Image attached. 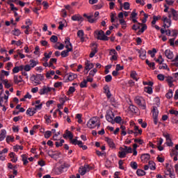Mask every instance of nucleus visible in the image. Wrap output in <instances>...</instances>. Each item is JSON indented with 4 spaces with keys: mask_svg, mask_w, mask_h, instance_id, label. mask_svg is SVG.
Returning a JSON list of instances; mask_svg holds the SVG:
<instances>
[{
    "mask_svg": "<svg viewBox=\"0 0 178 178\" xmlns=\"http://www.w3.org/2000/svg\"><path fill=\"white\" fill-rule=\"evenodd\" d=\"M88 127L89 129H95V127H99L101 124H99V118L98 117H92L90 119V120L87 123Z\"/></svg>",
    "mask_w": 178,
    "mask_h": 178,
    "instance_id": "f257e3e1",
    "label": "nucleus"
},
{
    "mask_svg": "<svg viewBox=\"0 0 178 178\" xmlns=\"http://www.w3.org/2000/svg\"><path fill=\"white\" fill-rule=\"evenodd\" d=\"M31 81L35 85V86H38L41 84V81L44 80V75L42 74H37V75H32L30 77Z\"/></svg>",
    "mask_w": 178,
    "mask_h": 178,
    "instance_id": "f03ea898",
    "label": "nucleus"
},
{
    "mask_svg": "<svg viewBox=\"0 0 178 178\" xmlns=\"http://www.w3.org/2000/svg\"><path fill=\"white\" fill-rule=\"evenodd\" d=\"M134 101L136 104H137V105H138L140 108L145 109V102H144V99H143V97L140 96L136 97Z\"/></svg>",
    "mask_w": 178,
    "mask_h": 178,
    "instance_id": "7ed1b4c3",
    "label": "nucleus"
},
{
    "mask_svg": "<svg viewBox=\"0 0 178 178\" xmlns=\"http://www.w3.org/2000/svg\"><path fill=\"white\" fill-rule=\"evenodd\" d=\"M168 17L170 19H173V20L177 21L178 20V11L175 10V8H170L168 11Z\"/></svg>",
    "mask_w": 178,
    "mask_h": 178,
    "instance_id": "20e7f679",
    "label": "nucleus"
},
{
    "mask_svg": "<svg viewBox=\"0 0 178 178\" xmlns=\"http://www.w3.org/2000/svg\"><path fill=\"white\" fill-rule=\"evenodd\" d=\"M106 119L107 122H109V123H111V124H115V113H113V112H107L106 115Z\"/></svg>",
    "mask_w": 178,
    "mask_h": 178,
    "instance_id": "39448f33",
    "label": "nucleus"
},
{
    "mask_svg": "<svg viewBox=\"0 0 178 178\" xmlns=\"http://www.w3.org/2000/svg\"><path fill=\"white\" fill-rule=\"evenodd\" d=\"M70 141L74 145H79L80 148H82L84 150L87 149L88 148L87 145H83V142L81 140H77V139H73L72 138V139H70Z\"/></svg>",
    "mask_w": 178,
    "mask_h": 178,
    "instance_id": "423d86ee",
    "label": "nucleus"
},
{
    "mask_svg": "<svg viewBox=\"0 0 178 178\" xmlns=\"http://www.w3.org/2000/svg\"><path fill=\"white\" fill-rule=\"evenodd\" d=\"M97 40H100L102 41H108L109 40V38L108 36L105 35V32L104 31L100 30L97 32Z\"/></svg>",
    "mask_w": 178,
    "mask_h": 178,
    "instance_id": "0eeeda50",
    "label": "nucleus"
},
{
    "mask_svg": "<svg viewBox=\"0 0 178 178\" xmlns=\"http://www.w3.org/2000/svg\"><path fill=\"white\" fill-rule=\"evenodd\" d=\"M92 168L90 167L89 165L85 164L83 167L79 168V173L81 176H84L87 172H90Z\"/></svg>",
    "mask_w": 178,
    "mask_h": 178,
    "instance_id": "6e6552de",
    "label": "nucleus"
},
{
    "mask_svg": "<svg viewBox=\"0 0 178 178\" xmlns=\"http://www.w3.org/2000/svg\"><path fill=\"white\" fill-rule=\"evenodd\" d=\"M52 91V88L48 86H42V88L39 90V94L40 95H45V94H48V92H51Z\"/></svg>",
    "mask_w": 178,
    "mask_h": 178,
    "instance_id": "1a4fd4ad",
    "label": "nucleus"
},
{
    "mask_svg": "<svg viewBox=\"0 0 178 178\" xmlns=\"http://www.w3.org/2000/svg\"><path fill=\"white\" fill-rule=\"evenodd\" d=\"M65 48L68 51H73V46L72 45V43L70 42V38H67L65 40Z\"/></svg>",
    "mask_w": 178,
    "mask_h": 178,
    "instance_id": "9d476101",
    "label": "nucleus"
},
{
    "mask_svg": "<svg viewBox=\"0 0 178 178\" xmlns=\"http://www.w3.org/2000/svg\"><path fill=\"white\" fill-rule=\"evenodd\" d=\"M162 20L163 22V23H165L167 25V29H169V27H170V26H172V19H170V17L168 18V17H163Z\"/></svg>",
    "mask_w": 178,
    "mask_h": 178,
    "instance_id": "9b49d317",
    "label": "nucleus"
},
{
    "mask_svg": "<svg viewBox=\"0 0 178 178\" xmlns=\"http://www.w3.org/2000/svg\"><path fill=\"white\" fill-rule=\"evenodd\" d=\"M164 54L168 59H173L175 56L173 54V51H170V49H166Z\"/></svg>",
    "mask_w": 178,
    "mask_h": 178,
    "instance_id": "f8f14e48",
    "label": "nucleus"
},
{
    "mask_svg": "<svg viewBox=\"0 0 178 178\" xmlns=\"http://www.w3.org/2000/svg\"><path fill=\"white\" fill-rule=\"evenodd\" d=\"M165 81L168 83L169 87H173V81H175V79L172 76H165Z\"/></svg>",
    "mask_w": 178,
    "mask_h": 178,
    "instance_id": "ddd939ff",
    "label": "nucleus"
},
{
    "mask_svg": "<svg viewBox=\"0 0 178 178\" xmlns=\"http://www.w3.org/2000/svg\"><path fill=\"white\" fill-rule=\"evenodd\" d=\"M110 55H112L111 60H118V52H116V50L111 49L110 51Z\"/></svg>",
    "mask_w": 178,
    "mask_h": 178,
    "instance_id": "4468645a",
    "label": "nucleus"
},
{
    "mask_svg": "<svg viewBox=\"0 0 178 178\" xmlns=\"http://www.w3.org/2000/svg\"><path fill=\"white\" fill-rule=\"evenodd\" d=\"M13 80H14L15 84H19V83H23V78H22V76L15 75Z\"/></svg>",
    "mask_w": 178,
    "mask_h": 178,
    "instance_id": "2eb2a0df",
    "label": "nucleus"
},
{
    "mask_svg": "<svg viewBox=\"0 0 178 178\" xmlns=\"http://www.w3.org/2000/svg\"><path fill=\"white\" fill-rule=\"evenodd\" d=\"M9 98V96H6V95H4V97H0V102L2 105H4V106H6L8 105V99Z\"/></svg>",
    "mask_w": 178,
    "mask_h": 178,
    "instance_id": "dca6fc26",
    "label": "nucleus"
},
{
    "mask_svg": "<svg viewBox=\"0 0 178 178\" xmlns=\"http://www.w3.org/2000/svg\"><path fill=\"white\" fill-rule=\"evenodd\" d=\"M126 155H127V153L124 151L123 147H120V152H118L119 158H126Z\"/></svg>",
    "mask_w": 178,
    "mask_h": 178,
    "instance_id": "f3484780",
    "label": "nucleus"
},
{
    "mask_svg": "<svg viewBox=\"0 0 178 178\" xmlns=\"http://www.w3.org/2000/svg\"><path fill=\"white\" fill-rule=\"evenodd\" d=\"M105 141H106L110 148H115V143H113V140L109 138H106Z\"/></svg>",
    "mask_w": 178,
    "mask_h": 178,
    "instance_id": "a211bd4d",
    "label": "nucleus"
},
{
    "mask_svg": "<svg viewBox=\"0 0 178 178\" xmlns=\"http://www.w3.org/2000/svg\"><path fill=\"white\" fill-rule=\"evenodd\" d=\"M86 67L85 70H88V72H90L92 67H94V64L92 63H90V61L85 63Z\"/></svg>",
    "mask_w": 178,
    "mask_h": 178,
    "instance_id": "6ab92c4d",
    "label": "nucleus"
},
{
    "mask_svg": "<svg viewBox=\"0 0 178 178\" xmlns=\"http://www.w3.org/2000/svg\"><path fill=\"white\" fill-rule=\"evenodd\" d=\"M37 113V111H35V109L34 108H29L26 111V115L29 116H34Z\"/></svg>",
    "mask_w": 178,
    "mask_h": 178,
    "instance_id": "aec40b11",
    "label": "nucleus"
},
{
    "mask_svg": "<svg viewBox=\"0 0 178 178\" xmlns=\"http://www.w3.org/2000/svg\"><path fill=\"white\" fill-rule=\"evenodd\" d=\"M77 35L80 38L81 42H84L85 38H84V31L83 30H79L77 32Z\"/></svg>",
    "mask_w": 178,
    "mask_h": 178,
    "instance_id": "412c9836",
    "label": "nucleus"
},
{
    "mask_svg": "<svg viewBox=\"0 0 178 178\" xmlns=\"http://www.w3.org/2000/svg\"><path fill=\"white\" fill-rule=\"evenodd\" d=\"M63 138H70V140H72L73 138V134L70 132L69 130H66L65 134H63Z\"/></svg>",
    "mask_w": 178,
    "mask_h": 178,
    "instance_id": "4be33fe9",
    "label": "nucleus"
},
{
    "mask_svg": "<svg viewBox=\"0 0 178 178\" xmlns=\"http://www.w3.org/2000/svg\"><path fill=\"white\" fill-rule=\"evenodd\" d=\"M71 19L74 22H80V20L83 19V17L78 14V15H73Z\"/></svg>",
    "mask_w": 178,
    "mask_h": 178,
    "instance_id": "5701e85b",
    "label": "nucleus"
},
{
    "mask_svg": "<svg viewBox=\"0 0 178 178\" xmlns=\"http://www.w3.org/2000/svg\"><path fill=\"white\" fill-rule=\"evenodd\" d=\"M138 53L140 54L139 56L144 60L147 56V51L145 50H139Z\"/></svg>",
    "mask_w": 178,
    "mask_h": 178,
    "instance_id": "b1692460",
    "label": "nucleus"
},
{
    "mask_svg": "<svg viewBox=\"0 0 178 178\" xmlns=\"http://www.w3.org/2000/svg\"><path fill=\"white\" fill-rule=\"evenodd\" d=\"M69 81H73L74 79H77V74L74 73H70L67 77Z\"/></svg>",
    "mask_w": 178,
    "mask_h": 178,
    "instance_id": "393cba45",
    "label": "nucleus"
},
{
    "mask_svg": "<svg viewBox=\"0 0 178 178\" xmlns=\"http://www.w3.org/2000/svg\"><path fill=\"white\" fill-rule=\"evenodd\" d=\"M3 84H4L6 88H10L13 84L9 83V81L8 79L3 80Z\"/></svg>",
    "mask_w": 178,
    "mask_h": 178,
    "instance_id": "a878e982",
    "label": "nucleus"
},
{
    "mask_svg": "<svg viewBox=\"0 0 178 178\" xmlns=\"http://www.w3.org/2000/svg\"><path fill=\"white\" fill-rule=\"evenodd\" d=\"M10 158H11V162L16 163L17 162V156L15 154V153L11 152L10 153Z\"/></svg>",
    "mask_w": 178,
    "mask_h": 178,
    "instance_id": "bb28decb",
    "label": "nucleus"
},
{
    "mask_svg": "<svg viewBox=\"0 0 178 178\" xmlns=\"http://www.w3.org/2000/svg\"><path fill=\"white\" fill-rule=\"evenodd\" d=\"M5 137H6V131L5 129H2L0 134V141H3V140H5Z\"/></svg>",
    "mask_w": 178,
    "mask_h": 178,
    "instance_id": "cd10ccee",
    "label": "nucleus"
},
{
    "mask_svg": "<svg viewBox=\"0 0 178 178\" xmlns=\"http://www.w3.org/2000/svg\"><path fill=\"white\" fill-rule=\"evenodd\" d=\"M96 46L94 47V49L92 50V51L90 54V58H94L95 56V54H97V44L95 43L93 44V46Z\"/></svg>",
    "mask_w": 178,
    "mask_h": 178,
    "instance_id": "c85d7f7f",
    "label": "nucleus"
},
{
    "mask_svg": "<svg viewBox=\"0 0 178 178\" xmlns=\"http://www.w3.org/2000/svg\"><path fill=\"white\" fill-rule=\"evenodd\" d=\"M138 24H140L142 26L140 30L138 31V34H141L144 31H145V30H147V24H140V23H138Z\"/></svg>",
    "mask_w": 178,
    "mask_h": 178,
    "instance_id": "c756f323",
    "label": "nucleus"
},
{
    "mask_svg": "<svg viewBox=\"0 0 178 178\" xmlns=\"http://www.w3.org/2000/svg\"><path fill=\"white\" fill-rule=\"evenodd\" d=\"M134 134L135 136L136 137V136H138V134H142L143 133V130L142 129H139L138 126H135L134 127Z\"/></svg>",
    "mask_w": 178,
    "mask_h": 178,
    "instance_id": "7c9ffc66",
    "label": "nucleus"
},
{
    "mask_svg": "<svg viewBox=\"0 0 178 178\" xmlns=\"http://www.w3.org/2000/svg\"><path fill=\"white\" fill-rule=\"evenodd\" d=\"M152 113H153V118H158V115L159 114L158 108L154 106L152 110Z\"/></svg>",
    "mask_w": 178,
    "mask_h": 178,
    "instance_id": "2f4dec72",
    "label": "nucleus"
},
{
    "mask_svg": "<svg viewBox=\"0 0 178 178\" xmlns=\"http://www.w3.org/2000/svg\"><path fill=\"white\" fill-rule=\"evenodd\" d=\"M147 54H149V55H150L151 58H154L155 54H156V49L154 48V49H152V50H149L147 51Z\"/></svg>",
    "mask_w": 178,
    "mask_h": 178,
    "instance_id": "473e14b6",
    "label": "nucleus"
},
{
    "mask_svg": "<svg viewBox=\"0 0 178 178\" xmlns=\"http://www.w3.org/2000/svg\"><path fill=\"white\" fill-rule=\"evenodd\" d=\"M149 168L150 170H155L156 168L155 167V163L152 161H149Z\"/></svg>",
    "mask_w": 178,
    "mask_h": 178,
    "instance_id": "72a5a7b5",
    "label": "nucleus"
},
{
    "mask_svg": "<svg viewBox=\"0 0 178 178\" xmlns=\"http://www.w3.org/2000/svg\"><path fill=\"white\" fill-rule=\"evenodd\" d=\"M69 52H72L70 50H63L60 55L62 58H66L67 56H69Z\"/></svg>",
    "mask_w": 178,
    "mask_h": 178,
    "instance_id": "f704fd0d",
    "label": "nucleus"
},
{
    "mask_svg": "<svg viewBox=\"0 0 178 178\" xmlns=\"http://www.w3.org/2000/svg\"><path fill=\"white\" fill-rule=\"evenodd\" d=\"M29 63H30V65H29L30 67L33 68V67H35V65L38 63V61L31 59L30 60Z\"/></svg>",
    "mask_w": 178,
    "mask_h": 178,
    "instance_id": "c9c22d12",
    "label": "nucleus"
},
{
    "mask_svg": "<svg viewBox=\"0 0 178 178\" xmlns=\"http://www.w3.org/2000/svg\"><path fill=\"white\" fill-rule=\"evenodd\" d=\"M131 77L136 81H138V79H137V72H136V71H132L131 72Z\"/></svg>",
    "mask_w": 178,
    "mask_h": 178,
    "instance_id": "e433bc0d",
    "label": "nucleus"
},
{
    "mask_svg": "<svg viewBox=\"0 0 178 178\" xmlns=\"http://www.w3.org/2000/svg\"><path fill=\"white\" fill-rule=\"evenodd\" d=\"M165 97L168 99H170V98H172L173 97V91L172 90V89H170L168 90V92L166 93Z\"/></svg>",
    "mask_w": 178,
    "mask_h": 178,
    "instance_id": "4c0bfd02",
    "label": "nucleus"
},
{
    "mask_svg": "<svg viewBox=\"0 0 178 178\" xmlns=\"http://www.w3.org/2000/svg\"><path fill=\"white\" fill-rule=\"evenodd\" d=\"M55 75V71L51 70V71H49L46 73V77L47 79H51V76H54Z\"/></svg>",
    "mask_w": 178,
    "mask_h": 178,
    "instance_id": "58836bf2",
    "label": "nucleus"
},
{
    "mask_svg": "<svg viewBox=\"0 0 178 178\" xmlns=\"http://www.w3.org/2000/svg\"><path fill=\"white\" fill-rule=\"evenodd\" d=\"M16 52L21 59H24L25 56L24 54H22V52H23V50L18 49Z\"/></svg>",
    "mask_w": 178,
    "mask_h": 178,
    "instance_id": "ea45409f",
    "label": "nucleus"
},
{
    "mask_svg": "<svg viewBox=\"0 0 178 178\" xmlns=\"http://www.w3.org/2000/svg\"><path fill=\"white\" fill-rule=\"evenodd\" d=\"M122 122V117L120 116H116L115 118L114 117V124L118 123L120 124Z\"/></svg>",
    "mask_w": 178,
    "mask_h": 178,
    "instance_id": "a19ab883",
    "label": "nucleus"
},
{
    "mask_svg": "<svg viewBox=\"0 0 178 178\" xmlns=\"http://www.w3.org/2000/svg\"><path fill=\"white\" fill-rule=\"evenodd\" d=\"M13 35H16L17 37H19L20 34H22V32H20V30L18 29H15V30L13 31Z\"/></svg>",
    "mask_w": 178,
    "mask_h": 178,
    "instance_id": "79ce46f5",
    "label": "nucleus"
},
{
    "mask_svg": "<svg viewBox=\"0 0 178 178\" xmlns=\"http://www.w3.org/2000/svg\"><path fill=\"white\" fill-rule=\"evenodd\" d=\"M76 91V89L73 86H70L68 91L67 92V95H71V94H73Z\"/></svg>",
    "mask_w": 178,
    "mask_h": 178,
    "instance_id": "37998d69",
    "label": "nucleus"
},
{
    "mask_svg": "<svg viewBox=\"0 0 178 178\" xmlns=\"http://www.w3.org/2000/svg\"><path fill=\"white\" fill-rule=\"evenodd\" d=\"M136 174L138 175V176H145V171L141 170V169H138L136 171Z\"/></svg>",
    "mask_w": 178,
    "mask_h": 178,
    "instance_id": "c03bdc74",
    "label": "nucleus"
},
{
    "mask_svg": "<svg viewBox=\"0 0 178 178\" xmlns=\"http://www.w3.org/2000/svg\"><path fill=\"white\" fill-rule=\"evenodd\" d=\"M145 92L147 94H152V88L151 86H147L145 87Z\"/></svg>",
    "mask_w": 178,
    "mask_h": 178,
    "instance_id": "a18cd8bd",
    "label": "nucleus"
},
{
    "mask_svg": "<svg viewBox=\"0 0 178 178\" xmlns=\"http://www.w3.org/2000/svg\"><path fill=\"white\" fill-rule=\"evenodd\" d=\"M142 161H149V154H145L141 156Z\"/></svg>",
    "mask_w": 178,
    "mask_h": 178,
    "instance_id": "49530a36",
    "label": "nucleus"
},
{
    "mask_svg": "<svg viewBox=\"0 0 178 178\" xmlns=\"http://www.w3.org/2000/svg\"><path fill=\"white\" fill-rule=\"evenodd\" d=\"M120 23L122 25V29H123L124 30V29H126V27H127L126 21H124V19H120Z\"/></svg>",
    "mask_w": 178,
    "mask_h": 178,
    "instance_id": "de8ad7c7",
    "label": "nucleus"
},
{
    "mask_svg": "<svg viewBox=\"0 0 178 178\" xmlns=\"http://www.w3.org/2000/svg\"><path fill=\"white\" fill-rule=\"evenodd\" d=\"M44 57H43L42 60L44 62H48V60L51 58V56L47 53L44 54Z\"/></svg>",
    "mask_w": 178,
    "mask_h": 178,
    "instance_id": "09e8293b",
    "label": "nucleus"
},
{
    "mask_svg": "<svg viewBox=\"0 0 178 178\" xmlns=\"http://www.w3.org/2000/svg\"><path fill=\"white\" fill-rule=\"evenodd\" d=\"M131 168L132 169H134V170H137V168H138V165L137 164L136 162L132 161L131 162Z\"/></svg>",
    "mask_w": 178,
    "mask_h": 178,
    "instance_id": "8fccbe9b",
    "label": "nucleus"
},
{
    "mask_svg": "<svg viewBox=\"0 0 178 178\" xmlns=\"http://www.w3.org/2000/svg\"><path fill=\"white\" fill-rule=\"evenodd\" d=\"M165 77L164 74H159L157 75L158 80H160V81H163V80L165 79Z\"/></svg>",
    "mask_w": 178,
    "mask_h": 178,
    "instance_id": "3c124183",
    "label": "nucleus"
},
{
    "mask_svg": "<svg viewBox=\"0 0 178 178\" xmlns=\"http://www.w3.org/2000/svg\"><path fill=\"white\" fill-rule=\"evenodd\" d=\"M51 136H52V131H47L44 132V138H49Z\"/></svg>",
    "mask_w": 178,
    "mask_h": 178,
    "instance_id": "603ef678",
    "label": "nucleus"
},
{
    "mask_svg": "<svg viewBox=\"0 0 178 178\" xmlns=\"http://www.w3.org/2000/svg\"><path fill=\"white\" fill-rule=\"evenodd\" d=\"M129 111H131V112L134 113H136V111H137V107L134 105H130L129 106Z\"/></svg>",
    "mask_w": 178,
    "mask_h": 178,
    "instance_id": "864d4df0",
    "label": "nucleus"
},
{
    "mask_svg": "<svg viewBox=\"0 0 178 178\" xmlns=\"http://www.w3.org/2000/svg\"><path fill=\"white\" fill-rule=\"evenodd\" d=\"M97 68H94L93 70H90V73H89V76H90L91 77H94V76H95V73H97Z\"/></svg>",
    "mask_w": 178,
    "mask_h": 178,
    "instance_id": "5fc2aeb1",
    "label": "nucleus"
},
{
    "mask_svg": "<svg viewBox=\"0 0 178 178\" xmlns=\"http://www.w3.org/2000/svg\"><path fill=\"white\" fill-rule=\"evenodd\" d=\"M8 4L10 5L11 10H18L17 8L15 7L14 3H10V1H8Z\"/></svg>",
    "mask_w": 178,
    "mask_h": 178,
    "instance_id": "6e6d98bb",
    "label": "nucleus"
},
{
    "mask_svg": "<svg viewBox=\"0 0 178 178\" xmlns=\"http://www.w3.org/2000/svg\"><path fill=\"white\" fill-rule=\"evenodd\" d=\"M8 4L10 5L11 10H18L17 8L15 7L14 3H10V1H8Z\"/></svg>",
    "mask_w": 178,
    "mask_h": 178,
    "instance_id": "4d7b16f0",
    "label": "nucleus"
},
{
    "mask_svg": "<svg viewBox=\"0 0 178 178\" xmlns=\"http://www.w3.org/2000/svg\"><path fill=\"white\" fill-rule=\"evenodd\" d=\"M159 69L163 70H169V68L168 67V65L163 64L162 65H159Z\"/></svg>",
    "mask_w": 178,
    "mask_h": 178,
    "instance_id": "13d9d810",
    "label": "nucleus"
},
{
    "mask_svg": "<svg viewBox=\"0 0 178 178\" xmlns=\"http://www.w3.org/2000/svg\"><path fill=\"white\" fill-rule=\"evenodd\" d=\"M50 41L51 42H58V36L56 35H52L51 38H50Z\"/></svg>",
    "mask_w": 178,
    "mask_h": 178,
    "instance_id": "bf43d9fd",
    "label": "nucleus"
},
{
    "mask_svg": "<svg viewBox=\"0 0 178 178\" xmlns=\"http://www.w3.org/2000/svg\"><path fill=\"white\" fill-rule=\"evenodd\" d=\"M80 87L81 88H84L87 87V81L86 79H84L83 81L81 82Z\"/></svg>",
    "mask_w": 178,
    "mask_h": 178,
    "instance_id": "052dcab7",
    "label": "nucleus"
},
{
    "mask_svg": "<svg viewBox=\"0 0 178 178\" xmlns=\"http://www.w3.org/2000/svg\"><path fill=\"white\" fill-rule=\"evenodd\" d=\"M124 9L125 10H129V9H130V3L124 2Z\"/></svg>",
    "mask_w": 178,
    "mask_h": 178,
    "instance_id": "680f3d73",
    "label": "nucleus"
},
{
    "mask_svg": "<svg viewBox=\"0 0 178 178\" xmlns=\"http://www.w3.org/2000/svg\"><path fill=\"white\" fill-rule=\"evenodd\" d=\"M6 141L7 143L9 144V143H13V141H15V137H12V136H7L6 138Z\"/></svg>",
    "mask_w": 178,
    "mask_h": 178,
    "instance_id": "e2e57ef3",
    "label": "nucleus"
},
{
    "mask_svg": "<svg viewBox=\"0 0 178 178\" xmlns=\"http://www.w3.org/2000/svg\"><path fill=\"white\" fill-rule=\"evenodd\" d=\"M105 81L106 83H111L112 81V76L111 75H107L105 76Z\"/></svg>",
    "mask_w": 178,
    "mask_h": 178,
    "instance_id": "0e129e2a",
    "label": "nucleus"
},
{
    "mask_svg": "<svg viewBox=\"0 0 178 178\" xmlns=\"http://www.w3.org/2000/svg\"><path fill=\"white\" fill-rule=\"evenodd\" d=\"M137 17V13H136V10H134L131 14L130 19H136Z\"/></svg>",
    "mask_w": 178,
    "mask_h": 178,
    "instance_id": "69168bd1",
    "label": "nucleus"
},
{
    "mask_svg": "<svg viewBox=\"0 0 178 178\" xmlns=\"http://www.w3.org/2000/svg\"><path fill=\"white\" fill-rule=\"evenodd\" d=\"M81 114H76V119H78V123H83V120H81Z\"/></svg>",
    "mask_w": 178,
    "mask_h": 178,
    "instance_id": "338daca9",
    "label": "nucleus"
},
{
    "mask_svg": "<svg viewBox=\"0 0 178 178\" xmlns=\"http://www.w3.org/2000/svg\"><path fill=\"white\" fill-rule=\"evenodd\" d=\"M56 58H51L49 62V65H50V66H51L52 65H54V63H56Z\"/></svg>",
    "mask_w": 178,
    "mask_h": 178,
    "instance_id": "774afa93",
    "label": "nucleus"
}]
</instances>
